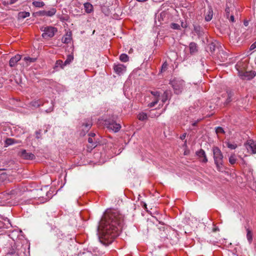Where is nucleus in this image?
I'll list each match as a JSON object with an SVG mask.
<instances>
[{
    "label": "nucleus",
    "mask_w": 256,
    "mask_h": 256,
    "mask_svg": "<svg viewBox=\"0 0 256 256\" xmlns=\"http://www.w3.org/2000/svg\"><path fill=\"white\" fill-rule=\"evenodd\" d=\"M124 224V216L116 210H108L104 213L100 222L102 238L110 244L118 236Z\"/></svg>",
    "instance_id": "1"
},
{
    "label": "nucleus",
    "mask_w": 256,
    "mask_h": 256,
    "mask_svg": "<svg viewBox=\"0 0 256 256\" xmlns=\"http://www.w3.org/2000/svg\"><path fill=\"white\" fill-rule=\"evenodd\" d=\"M244 62H238L236 65V68L238 71L239 76L244 80H250L256 75L255 71H245Z\"/></svg>",
    "instance_id": "2"
},
{
    "label": "nucleus",
    "mask_w": 256,
    "mask_h": 256,
    "mask_svg": "<svg viewBox=\"0 0 256 256\" xmlns=\"http://www.w3.org/2000/svg\"><path fill=\"white\" fill-rule=\"evenodd\" d=\"M212 152L214 164L216 166L218 170H222L223 155L220 149L217 146L212 148Z\"/></svg>",
    "instance_id": "3"
},
{
    "label": "nucleus",
    "mask_w": 256,
    "mask_h": 256,
    "mask_svg": "<svg viewBox=\"0 0 256 256\" xmlns=\"http://www.w3.org/2000/svg\"><path fill=\"white\" fill-rule=\"evenodd\" d=\"M170 84L176 94H180L184 86V82L180 78H175L170 80Z\"/></svg>",
    "instance_id": "4"
},
{
    "label": "nucleus",
    "mask_w": 256,
    "mask_h": 256,
    "mask_svg": "<svg viewBox=\"0 0 256 256\" xmlns=\"http://www.w3.org/2000/svg\"><path fill=\"white\" fill-rule=\"evenodd\" d=\"M40 30L44 32L42 36L45 39H48L53 37L57 32L56 28L51 26L42 27Z\"/></svg>",
    "instance_id": "5"
},
{
    "label": "nucleus",
    "mask_w": 256,
    "mask_h": 256,
    "mask_svg": "<svg viewBox=\"0 0 256 256\" xmlns=\"http://www.w3.org/2000/svg\"><path fill=\"white\" fill-rule=\"evenodd\" d=\"M235 6L233 2H232L230 0H228L227 1L226 3V16L228 18H229V16L230 13L232 12V11L234 10Z\"/></svg>",
    "instance_id": "6"
},
{
    "label": "nucleus",
    "mask_w": 256,
    "mask_h": 256,
    "mask_svg": "<svg viewBox=\"0 0 256 256\" xmlns=\"http://www.w3.org/2000/svg\"><path fill=\"white\" fill-rule=\"evenodd\" d=\"M107 128L116 132L120 129L121 126L120 124H117L114 122H112L107 124Z\"/></svg>",
    "instance_id": "7"
},
{
    "label": "nucleus",
    "mask_w": 256,
    "mask_h": 256,
    "mask_svg": "<svg viewBox=\"0 0 256 256\" xmlns=\"http://www.w3.org/2000/svg\"><path fill=\"white\" fill-rule=\"evenodd\" d=\"M233 96V92L230 91H226L222 94V96L225 98L224 104H227L232 100V96Z\"/></svg>",
    "instance_id": "8"
},
{
    "label": "nucleus",
    "mask_w": 256,
    "mask_h": 256,
    "mask_svg": "<svg viewBox=\"0 0 256 256\" xmlns=\"http://www.w3.org/2000/svg\"><path fill=\"white\" fill-rule=\"evenodd\" d=\"M213 16V10L211 6H208L207 10L204 14V20L206 22L210 21Z\"/></svg>",
    "instance_id": "9"
},
{
    "label": "nucleus",
    "mask_w": 256,
    "mask_h": 256,
    "mask_svg": "<svg viewBox=\"0 0 256 256\" xmlns=\"http://www.w3.org/2000/svg\"><path fill=\"white\" fill-rule=\"evenodd\" d=\"M114 68V72L118 74H122L126 70V68L122 64H115Z\"/></svg>",
    "instance_id": "10"
},
{
    "label": "nucleus",
    "mask_w": 256,
    "mask_h": 256,
    "mask_svg": "<svg viewBox=\"0 0 256 256\" xmlns=\"http://www.w3.org/2000/svg\"><path fill=\"white\" fill-rule=\"evenodd\" d=\"M72 40V34L71 32H67L66 34H64L62 39V42L64 44H68L70 43Z\"/></svg>",
    "instance_id": "11"
},
{
    "label": "nucleus",
    "mask_w": 256,
    "mask_h": 256,
    "mask_svg": "<svg viewBox=\"0 0 256 256\" xmlns=\"http://www.w3.org/2000/svg\"><path fill=\"white\" fill-rule=\"evenodd\" d=\"M247 149L251 150L252 154L256 153V144L252 140H249L247 142Z\"/></svg>",
    "instance_id": "12"
},
{
    "label": "nucleus",
    "mask_w": 256,
    "mask_h": 256,
    "mask_svg": "<svg viewBox=\"0 0 256 256\" xmlns=\"http://www.w3.org/2000/svg\"><path fill=\"white\" fill-rule=\"evenodd\" d=\"M196 154L198 158H202L201 161L202 162L206 163L208 162V158H206L205 152L202 150L200 149V150L196 152Z\"/></svg>",
    "instance_id": "13"
},
{
    "label": "nucleus",
    "mask_w": 256,
    "mask_h": 256,
    "mask_svg": "<svg viewBox=\"0 0 256 256\" xmlns=\"http://www.w3.org/2000/svg\"><path fill=\"white\" fill-rule=\"evenodd\" d=\"M21 59V56L17 54L14 56L10 60L9 64L10 67H13L16 66V63Z\"/></svg>",
    "instance_id": "14"
},
{
    "label": "nucleus",
    "mask_w": 256,
    "mask_h": 256,
    "mask_svg": "<svg viewBox=\"0 0 256 256\" xmlns=\"http://www.w3.org/2000/svg\"><path fill=\"white\" fill-rule=\"evenodd\" d=\"M194 31L199 37L204 34L202 28L198 25L194 24Z\"/></svg>",
    "instance_id": "15"
},
{
    "label": "nucleus",
    "mask_w": 256,
    "mask_h": 256,
    "mask_svg": "<svg viewBox=\"0 0 256 256\" xmlns=\"http://www.w3.org/2000/svg\"><path fill=\"white\" fill-rule=\"evenodd\" d=\"M21 156L25 159L33 160L34 155L32 153L27 152L26 150H22L21 152Z\"/></svg>",
    "instance_id": "16"
},
{
    "label": "nucleus",
    "mask_w": 256,
    "mask_h": 256,
    "mask_svg": "<svg viewBox=\"0 0 256 256\" xmlns=\"http://www.w3.org/2000/svg\"><path fill=\"white\" fill-rule=\"evenodd\" d=\"M189 48L190 53L192 54H196L198 50L197 44L194 42H192L190 44Z\"/></svg>",
    "instance_id": "17"
},
{
    "label": "nucleus",
    "mask_w": 256,
    "mask_h": 256,
    "mask_svg": "<svg viewBox=\"0 0 256 256\" xmlns=\"http://www.w3.org/2000/svg\"><path fill=\"white\" fill-rule=\"evenodd\" d=\"M92 126V124L90 121H88V122L84 124L82 126V130L84 131V133H80V134L84 136L85 134V132H87L90 128Z\"/></svg>",
    "instance_id": "18"
},
{
    "label": "nucleus",
    "mask_w": 256,
    "mask_h": 256,
    "mask_svg": "<svg viewBox=\"0 0 256 256\" xmlns=\"http://www.w3.org/2000/svg\"><path fill=\"white\" fill-rule=\"evenodd\" d=\"M84 8L86 13L90 14L93 11V6L90 2H86L84 4Z\"/></svg>",
    "instance_id": "19"
},
{
    "label": "nucleus",
    "mask_w": 256,
    "mask_h": 256,
    "mask_svg": "<svg viewBox=\"0 0 256 256\" xmlns=\"http://www.w3.org/2000/svg\"><path fill=\"white\" fill-rule=\"evenodd\" d=\"M88 142L89 143L88 147L90 148H94L96 146L97 141L94 138H88Z\"/></svg>",
    "instance_id": "20"
},
{
    "label": "nucleus",
    "mask_w": 256,
    "mask_h": 256,
    "mask_svg": "<svg viewBox=\"0 0 256 256\" xmlns=\"http://www.w3.org/2000/svg\"><path fill=\"white\" fill-rule=\"evenodd\" d=\"M64 62L62 60H58L56 62L54 65V69L58 70V68H64Z\"/></svg>",
    "instance_id": "21"
},
{
    "label": "nucleus",
    "mask_w": 256,
    "mask_h": 256,
    "mask_svg": "<svg viewBox=\"0 0 256 256\" xmlns=\"http://www.w3.org/2000/svg\"><path fill=\"white\" fill-rule=\"evenodd\" d=\"M24 60L26 62L27 66L30 65L31 63L35 62L36 60V58H30L29 56L24 57Z\"/></svg>",
    "instance_id": "22"
},
{
    "label": "nucleus",
    "mask_w": 256,
    "mask_h": 256,
    "mask_svg": "<svg viewBox=\"0 0 256 256\" xmlns=\"http://www.w3.org/2000/svg\"><path fill=\"white\" fill-rule=\"evenodd\" d=\"M246 238L249 243H251L252 240V234L249 228H246Z\"/></svg>",
    "instance_id": "23"
},
{
    "label": "nucleus",
    "mask_w": 256,
    "mask_h": 256,
    "mask_svg": "<svg viewBox=\"0 0 256 256\" xmlns=\"http://www.w3.org/2000/svg\"><path fill=\"white\" fill-rule=\"evenodd\" d=\"M74 60V56L72 54H68L67 56L66 60L64 62V65L66 66L67 64H70Z\"/></svg>",
    "instance_id": "24"
},
{
    "label": "nucleus",
    "mask_w": 256,
    "mask_h": 256,
    "mask_svg": "<svg viewBox=\"0 0 256 256\" xmlns=\"http://www.w3.org/2000/svg\"><path fill=\"white\" fill-rule=\"evenodd\" d=\"M16 143V141L14 138H8L5 140V144L6 146H10Z\"/></svg>",
    "instance_id": "25"
},
{
    "label": "nucleus",
    "mask_w": 256,
    "mask_h": 256,
    "mask_svg": "<svg viewBox=\"0 0 256 256\" xmlns=\"http://www.w3.org/2000/svg\"><path fill=\"white\" fill-rule=\"evenodd\" d=\"M220 56L222 58L220 60L222 62H224L227 59L228 54H227V53L222 52H220L219 54V55L218 56V58H220Z\"/></svg>",
    "instance_id": "26"
},
{
    "label": "nucleus",
    "mask_w": 256,
    "mask_h": 256,
    "mask_svg": "<svg viewBox=\"0 0 256 256\" xmlns=\"http://www.w3.org/2000/svg\"><path fill=\"white\" fill-rule=\"evenodd\" d=\"M129 58L126 54H122L120 56V60L122 62H127L128 61Z\"/></svg>",
    "instance_id": "27"
},
{
    "label": "nucleus",
    "mask_w": 256,
    "mask_h": 256,
    "mask_svg": "<svg viewBox=\"0 0 256 256\" xmlns=\"http://www.w3.org/2000/svg\"><path fill=\"white\" fill-rule=\"evenodd\" d=\"M30 104L34 107H39L42 105V103L40 100H34L31 102Z\"/></svg>",
    "instance_id": "28"
},
{
    "label": "nucleus",
    "mask_w": 256,
    "mask_h": 256,
    "mask_svg": "<svg viewBox=\"0 0 256 256\" xmlns=\"http://www.w3.org/2000/svg\"><path fill=\"white\" fill-rule=\"evenodd\" d=\"M56 10L54 8H52L48 10H46V16H52L55 14Z\"/></svg>",
    "instance_id": "29"
},
{
    "label": "nucleus",
    "mask_w": 256,
    "mask_h": 256,
    "mask_svg": "<svg viewBox=\"0 0 256 256\" xmlns=\"http://www.w3.org/2000/svg\"><path fill=\"white\" fill-rule=\"evenodd\" d=\"M32 4L37 8H42L44 6V3L43 2L35 1L32 2Z\"/></svg>",
    "instance_id": "30"
},
{
    "label": "nucleus",
    "mask_w": 256,
    "mask_h": 256,
    "mask_svg": "<svg viewBox=\"0 0 256 256\" xmlns=\"http://www.w3.org/2000/svg\"><path fill=\"white\" fill-rule=\"evenodd\" d=\"M138 118L139 120H144L146 119H147V115L146 113H144V112H142V113H140L138 116Z\"/></svg>",
    "instance_id": "31"
},
{
    "label": "nucleus",
    "mask_w": 256,
    "mask_h": 256,
    "mask_svg": "<svg viewBox=\"0 0 256 256\" xmlns=\"http://www.w3.org/2000/svg\"><path fill=\"white\" fill-rule=\"evenodd\" d=\"M229 162L232 164H234L236 162V158L234 154L231 155L228 159Z\"/></svg>",
    "instance_id": "32"
},
{
    "label": "nucleus",
    "mask_w": 256,
    "mask_h": 256,
    "mask_svg": "<svg viewBox=\"0 0 256 256\" xmlns=\"http://www.w3.org/2000/svg\"><path fill=\"white\" fill-rule=\"evenodd\" d=\"M170 28L174 30H180V26L178 24L172 23L170 24Z\"/></svg>",
    "instance_id": "33"
},
{
    "label": "nucleus",
    "mask_w": 256,
    "mask_h": 256,
    "mask_svg": "<svg viewBox=\"0 0 256 256\" xmlns=\"http://www.w3.org/2000/svg\"><path fill=\"white\" fill-rule=\"evenodd\" d=\"M158 100L159 99L158 98H156V99H155L153 102H152L148 104V106L150 108H152V107H154V106H155V105L156 104H158Z\"/></svg>",
    "instance_id": "34"
},
{
    "label": "nucleus",
    "mask_w": 256,
    "mask_h": 256,
    "mask_svg": "<svg viewBox=\"0 0 256 256\" xmlns=\"http://www.w3.org/2000/svg\"><path fill=\"white\" fill-rule=\"evenodd\" d=\"M226 146L228 148H230L231 150H234L237 147L236 144H232L229 142H226Z\"/></svg>",
    "instance_id": "35"
},
{
    "label": "nucleus",
    "mask_w": 256,
    "mask_h": 256,
    "mask_svg": "<svg viewBox=\"0 0 256 256\" xmlns=\"http://www.w3.org/2000/svg\"><path fill=\"white\" fill-rule=\"evenodd\" d=\"M216 132L217 134H224V129L222 128H221V127H217L216 128Z\"/></svg>",
    "instance_id": "36"
},
{
    "label": "nucleus",
    "mask_w": 256,
    "mask_h": 256,
    "mask_svg": "<svg viewBox=\"0 0 256 256\" xmlns=\"http://www.w3.org/2000/svg\"><path fill=\"white\" fill-rule=\"evenodd\" d=\"M151 94L155 97V99L158 98L160 92L158 91H152Z\"/></svg>",
    "instance_id": "37"
},
{
    "label": "nucleus",
    "mask_w": 256,
    "mask_h": 256,
    "mask_svg": "<svg viewBox=\"0 0 256 256\" xmlns=\"http://www.w3.org/2000/svg\"><path fill=\"white\" fill-rule=\"evenodd\" d=\"M20 16L22 18H25L30 16V13L28 12H22L20 13Z\"/></svg>",
    "instance_id": "38"
},
{
    "label": "nucleus",
    "mask_w": 256,
    "mask_h": 256,
    "mask_svg": "<svg viewBox=\"0 0 256 256\" xmlns=\"http://www.w3.org/2000/svg\"><path fill=\"white\" fill-rule=\"evenodd\" d=\"M16 255L18 256H27L24 252H22V250H21V252H16Z\"/></svg>",
    "instance_id": "39"
},
{
    "label": "nucleus",
    "mask_w": 256,
    "mask_h": 256,
    "mask_svg": "<svg viewBox=\"0 0 256 256\" xmlns=\"http://www.w3.org/2000/svg\"><path fill=\"white\" fill-rule=\"evenodd\" d=\"M168 64L166 62L163 64L162 66V70H166L167 69Z\"/></svg>",
    "instance_id": "40"
},
{
    "label": "nucleus",
    "mask_w": 256,
    "mask_h": 256,
    "mask_svg": "<svg viewBox=\"0 0 256 256\" xmlns=\"http://www.w3.org/2000/svg\"><path fill=\"white\" fill-rule=\"evenodd\" d=\"M256 48V41L253 43L250 46V50H254V48Z\"/></svg>",
    "instance_id": "41"
},
{
    "label": "nucleus",
    "mask_w": 256,
    "mask_h": 256,
    "mask_svg": "<svg viewBox=\"0 0 256 256\" xmlns=\"http://www.w3.org/2000/svg\"><path fill=\"white\" fill-rule=\"evenodd\" d=\"M40 15L42 16H46V10L40 11Z\"/></svg>",
    "instance_id": "42"
},
{
    "label": "nucleus",
    "mask_w": 256,
    "mask_h": 256,
    "mask_svg": "<svg viewBox=\"0 0 256 256\" xmlns=\"http://www.w3.org/2000/svg\"><path fill=\"white\" fill-rule=\"evenodd\" d=\"M89 138H94V137L96 136V134L94 132H90L88 134Z\"/></svg>",
    "instance_id": "43"
},
{
    "label": "nucleus",
    "mask_w": 256,
    "mask_h": 256,
    "mask_svg": "<svg viewBox=\"0 0 256 256\" xmlns=\"http://www.w3.org/2000/svg\"><path fill=\"white\" fill-rule=\"evenodd\" d=\"M230 20L232 22H234V15L232 14L230 18Z\"/></svg>",
    "instance_id": "44"
},
{
    "label": "nucleus",
    "mask_w": 256,
    "mask_h": 256,
    "mask_svg": "<svg viewBox=\"0 0 256 256\" xmlns=\"http://www.w3.org/2000/svg\"><path fill=\"white\" fill-rule=\"evenodd\" d=\"M16 253V252L14 250H12L8 252V254H9L10 255L14 254Z\"/></svg>",
    "instance_id": "45"
},
{
    "label": "nucleus",
    "mask_w": 256,
    "mask_h": 256,
    "mask_svg": "<svg viewBox=\"0 0 256 256\" xmlns=\"http://www.w3.org/2000/svg\"><path fill=\"white\" fill-rule=\"evenodd\" d=\"M186 136V133H184V134H182L180 136V139H181V140H184V139L185 138Z\"/></svg>",
    "instance_id": "46"
},
{
    "label": "nucleus",
    "mask_w": 256,
    "mask_h": 256,
    "mask_svg": "<svg viewBox=\"0 0 256 256\" xmlns=\"http://www.w3.org/2000/svg\"><path fill=\"white\" fill-rule=\"evenodd\" d=\"M36 138H40V132H38V131H37V132H36Z\"/></svg>",
    "instance_id": "47"
},
{
    "label": "nucleus",
    "mask_w": 256,
    "mask_h": 256,
    "mask_svg": "<svg viewBox=\"0 0 256 256\" xmlns=\"http://www.w3.org/2000/svg\"><path fill=\"white\" fill-rule=\"evenodd\" d=\"M18 0H10V4H14Z\"/></svg>",
    "instance_id": "48"
},
{
    "label": "nucleus",
    "mask_w": 256,
    "mask_h": 256,
    "mask_svg": "<svg viewBox=\"0 0 256 256\" xmlns=\"http://www.w3.org/2000/svg\"><path fill=\"white\" fill-rule=\"evenodd\" d=\"M166 99H167V98H166V96H163V98H162V102H163V103L165 102H166Z\"/></svg>",
    "instance_id": "49"
},
{
    "label": "nucleus",
    "mask_w": 256,
    "mask_h": 256,
    "mask_svg": "<svg viewBox=\"0 0 256 256\" xmlns=\"http://www.w3.org/2000/svg\"><path fill=\"white\" fill-rule=\"evenodd\" d=\"M136 0L138 2H144L147 1L148 0Z\"/></svg>",
    "instance_id": "50"
},
{
    "label": "nucleus",
    "mask_w": 256,
    "mask_h": 256,
    "mask_svg": "<svg viewBox=\"0 0 256 256\" xmlns=\"http://www.w3.org/2000/svg\"><path fill=\"white\" fill-rule=\"evenodd\" d=\"M196 122H194V123L192 124V126H196Z\"/></svg>",
    "instance_id": "51"
},
{
    "label": "nucleus",
    "mask_w": 256,
    "mask_h": 256,
    "mask_svg": "<svg viewBox=\"0 0 256 256\" xmlns=\"http://www.w3.org/2000/svg\"><path fill=\"white\" fill-rule=\"evenodd\" d=\"M182 27H183V28H186V26H184L183 25V22H182Z\"/></svg>",
    "instance_id": "52"
},
{
    "label": "nucleus",
    "mask_w": 256,
    "mask_h": 256,
    "mask_svg": "<svg viewBox=\"0 0 256 256\" xmlns=\"http://www.w3.org/2000/svg\"><path fill=\"white\" fill-rule=\"evenodd\" d=\"M213 46V48H212V46H210V49H211V50H212H212H214V46Z\"/></svg>",
    "instance_id": "53"
},
{
    "label": "nucleus",
    "mask_w": 256,
    "mask_h": 256,
    "mask_svg": "<svg viewBox=\"0 0 256 256\" xmlns=\"http://www.w3.org/2000/svg\"><path fill=\"white\" fill-rule=\"evenodd\" d=\"M244 24L245 26H247L246 22H244Z\"/></svg>",
    "instance_id": "54"
}]
</instances>
